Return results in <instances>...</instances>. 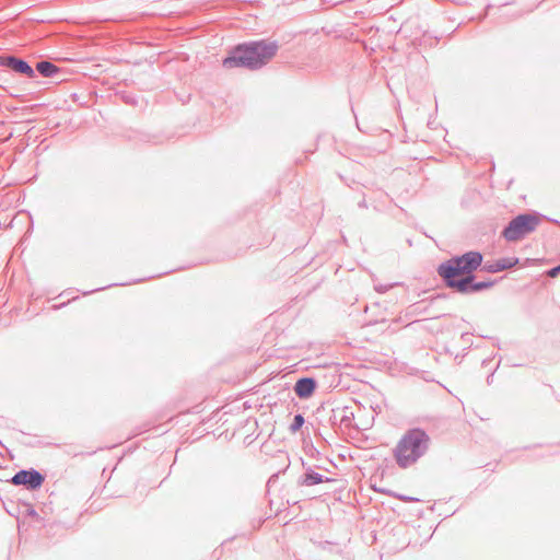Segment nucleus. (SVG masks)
<instances>
[{"mask_svg":"<svg viewBox=\"0 0 560 560\" xmlns=\"http://www.w3.org/2000/svg\"><path fill=\"white\" fill-rule=\"evenodd\" d=\"M476 276L462 277L458 287L453 289L455 292H458L464 295H469L474 293L481 292L483 290L490 289L494 285L495 281H475Z\"/></svg>","mask_w":560,"mask_h":560,"instance_id":"nucleus-7","label":"nucleus"},{"mask_svg":"<svg viewBox=\"0 0 560 560\" xmlns=\"http://www.w3.org/2000/svg\"><path fill=\"white\" fill-rule=\"evenodd\" d=\"M278 42L269 39L250 40L233 47L222 61L226 69L246 68L258 70L266 66L277 54Z\"/></svg>","mask_w":560,"mask_h":560,"instance_id":"nucleus-1","label":"nucleus"},{"mask_svg":"<svg viewBox=\"0 0 560 560\" xmlns=\"http://www.w3.org/2000/svg\"><path fill=\"white\" fill-rule=\"evenodd\" d=\"M358 206H359L360 208H366V207H368V205H366L365 199H362V200L358 203Z\"/></svg>","mask_w":560,"mask_h":560,"instance_id":"nucleus-18","label":"nucleus"},{"mask_svg":"<svg viewBox=\"0 0 560 560\" xmlns=\"http://www.w3.org/2000/svg\"><path fill=\"white\" fill-rule=\"evenodd\" d=\"M30 515H36V511L34 509H31L28 512Z\"/></svg>","mask_w":560,"mask_h":560,"instance_id":"nucleus-20","label":"nucleus"},{"mask_svg":"<svg viewBox=\"0 0 560 560\" xmlns=\"http://www.w3.org/2000/svg\"><path fill=\"white\" fill-rule=\"evenodd\" d=\"M317 387V382L313 377H301L294 385V393L301 399H306L313 395Z\"/></svg>","mask_w":560,"mask_h":560,"instance_id":"nucleus-8","label":"nucleus"},{"mask_svg":"<svg viewBox=\"0 0 560 560\" xmlns=\"http://www.w3.org/2000/svg\"><path fill=\"white\" fill-rule=\"evenodd\" d=\"M518 264V258L516 257H505V258H500L493 262H486L485 265L481 266V269L483 271H487V272H490V273H495V272H500V271H503V270H508V269H511L513 268L514 266H516Z\"/></svg>","mask_w":560,"mask_h":560,"instance_id":"nucleus-9","label":"nucleus"},{"mask_svg":"<svg viewBox=\"0 0 560 560\" xmlns=\"http://www.w3.org/2000/svg\"><path fill=\"white\" fill-rule=\"evenodd\" d=\"M394 285H396V283H389V284H374V290L378 293H385L387 292L390 288H393Z\"/></svg>","mask_w":560,"mask_h":560,"instance_id":"nucleus-14","label":"nucleus"},{"mask_svg":"<svg viewBox=\"0 0 560 560\" xmlns=\"http://www.w3.org/2000/svg\"><path fill=\"white\" fill-rule=\"evenodd\" d=\"M483 256L480 252L469 250L441 262L436 272L448 289L458 287L462 277L472 276L482 266Z\"/></svg>","mask_w":560,"mask_h":560,"instance_id":"nucleus-2","label":"nucleus"},{"mask_svg":"<svg viewBox=\"0 0 560 560\" xmlns=\"http://www.w3.org/2000/svg\"><path fill=\"white\" fill-rule=\"evenodd\" d=\"M547 275L551 278H555L557 277L558 275H560V264L551 269H549L547 271Z\"/></svg>","mask_w":560,"mask_h":560,"instance_id":"nucleus-16","label":"nucleus"},{"mask_svg":"<svg viewBox=\"0 0 560 560\" xmlns=\"http://www.w3.org/2000/svg\"><path fill=\"white\" fill-rule=\"evenodd\" d=\"M331 478L324 477L322 474L314 471L312 468H307L303 476L300 477L298 483L300 486H315L322 482H330Z\"/></svg>","mask_w":560,"mask_h":560,"instance_id":"nucleus-11","label":"nucleus"},{"mask_svg":"<svg viewBox=\"0 0 560 560\" xmlns=\"http://www.w3.org/2000/svg\"><path fill=\"white\" fill-rule=\"evenodd\" d=\"M429 434L420 428L407 430L394 448V457L400 468H408L425 455L430 447Z\"/></svg>","mask_w":560,"mask_h":560,"instance_id":"nucleus-3","label":"nucleus"},{"mask_svg":"<svg viewBox=\"0 0 560 560\" xmlns=\"http://www.w3.org/2000/svg\"><path fill=\"white\" fill-rule=\"evenodd\" d=\"M36 70L45 78H52L59 72V68L47 60L37 62Z\"/></svg>","mask_w":560,"mask_h":560,"instance_id":"nucleus-12","label":"nucleus"},{"mask_svg":"<svg viewBox=\"0 0 560 560\" xmlns=\"http://www.w3.org/2000/svg\"><path fill=\"white\" fill-rule=\"evenodd\" d=\"M353 419L354 413L350 407L345 406L332 410L334 422H339V424L346 429H350L352 427Z\"/></svg>","mask_w":560,"mask_h":560,"instance_id":"nucleus-10","label":"nucleus"},{"mask_svg":"<svg viewBox=\"0 0 560 560\" xmlns=\"http://www.w3.org/2000/svg\"><path fill=\"white\" fill-rule=\"evenodd\" d=\"M45 481V476L34 468L21 469L11 478L14 486H23L27 490L39 489Z\"/></svg>","mask_w":560,"mask_h":560,"instance_id":"nucleus-5","label":"nucleus"},{"mask_svg":"<svg viewBox=\"0 0 560 560\" xmlns=\"http://www.w3.org/2000/svg\"><path fill=\"white\" fill-rule=\"evenodd\" d=\"M492 378H493V373H491V374L487 377V383H488L489 385L491 384Z\"/></svg>","mask_w":560,"mask_h":560,"instance_id":"nucleus-19","label":"nucleus"},{"mask_svg":"<svg viewBox=\"0 0 560 560\" xmlns=\"http://www.w3.org/2000/svg\"><path fill=\"white\" fill-rule=\"evenodd\" d=\"M0 67L8 68L14 71L15 73L24 74L31 79L36 77L35 70L27 61L20 59L13 55L0 56Z\"/></svg>","mask_w":560,"mask_h":560,"instance_id":"nucleus-6","label":"nucleus"},{"mask_svg":"<svg viewBox=\"0 0 560 560\" xmlns=\"http://www.w3.org/2000/svg\"><path fill=\"white\" fill-rule=\"evenodd\" d=\"M394 497L399 499L400 501H402L405 503L418 501L417 498L405 495V494H395Z\"/></svg>","mask_w":560,"mask_h":560,"instance_id":"nucleus-15","label":"nucleus"},{"mask_svg":"<svg viewBox=\"0 0 560 560\" xmlns=\"http://www.w3.org/2000/svg\"><path fill=\"white\" fill-rule=\"evenodd\" d=\"M540 223L538 213H521L503 229L501 235L508 242H517L534 232Z\"/></svg>","mask_w":560,"mask_h":560,"instance_id":"nucleus-4","label":"nucleus"},{"mask_svg":"<svg viewBox=\"0 0 560 560\" xmlns=\"http://www.w3.org/2000/svg\"><path fill=\"white\" fill-rule=\"evenodd\" d=\"M112 285H113V284H108V285L103 287V288H96V289H93V290H91V291L84 292L83 294H84V295H86V294H90V293H92V292H96V291H100V290H104V289L109 288V287H112Z\"/></svg>","mask_w":560,"mask_h":560,"instance_id":"nucleus-17","label":"nucleus"},{"mask_svg":"<svg viewBox=\"0 0 560 560\" xmlns=\"http://www.w3.org/2000/svg\"><path fill=\"white\" fill-rule=\"evenodd\" d=\"M304 422H305V419H304L303 415L296 413L293 418L292 423L290 424V431L292 433L298 432L303 427Z\"/></svg>","mask_w":560,"mask_h":560,"instance_id":"nucleus-13","label":"nucleus"}]
</instances>
